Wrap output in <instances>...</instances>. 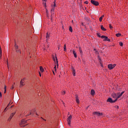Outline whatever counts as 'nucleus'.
<instances>
[{
  "mask_svg": "<svg viewBox=\"0 0 128 128\" xmlns=\"http://www.w3.org/2000/svg\"><path fill=\"white\" fill-rule=\"evenodd\" d=\"M54 8H56V0L54 1V4L53 6H52V8L50 10V20L51 22H52V18H54Z\"/></svg>",
  "mask_w": 128,
  "mask_h": 128,
  "instance_id": "obj_1",
  "label": "nucleus"
},
{
  "mask_svg": "<svg viewBox=\"0 0 128 128\" xmlns=\"http://www.w3.org/2000/svg\"><path fill=\"white\" fill-rule=\"evenodd\" d=\"M53 60L55 64V66L54 67V72H56V66L58 67V57L56 56H53Z\"/></svg>",
  "mask_w": 128,
  "mask_h": 128,
  "instance_id": "obj_2",
  "label": "nucleus"
},
{
  "mask_svg": "<svg viewBox=\"0 0 128 128\" xmlns=\"http://www.w3.org/2000/svg\"><path fill=\"white\" fill-rule=\"evenodd\" d=\"M116 66V64H109L108 66V68L109 70H112L113 68H114Z\"/></svg>",
  "mask_w": 128,
  "mask_h": 128,
  "instance_id": "obj_3",
  "label": "nucleus"
},
{
  "mask_svg": "<svg viewBox=\"0 0 128 128\" xmlns=\"http://www.w3.org/2000/svg\"><path fill=\"white\" fill-rule=\"evenodd\" d=\"M24 80H26V78H23L21 80L20 85V88H22L26 84H24Z\"/></svg>",
  "mask_w": 128,
  "mask_h": 128,
  "instance_id": "obj_4",
  "label": "nucleus"
},
{
  "mask_svg": "<svg viewBox=\"0 0 128 128\" xmlns=\"http://www.w3.org/2000/svg\"><path fill=\"white\" fill-rule=\"evenodd\" d=\"M26 124V120H22L20 123V125L22 127L26 126V125L24 124Z\"/></svg>",
  "mask_w": 128,
  "mask_h": 128,
  "instance_id": "obj_5",
  "label": "nucleus"
},
{
  "mask_svg": "<svg viewBox=\"0 0 128 128\" xmlns=\"http://www.w3.org/2000/svg\"><path fill=\"white\" fill-rule=\"evenodd\" d=\"M91 4L94 6H96L100 5V3L98 1H96L94 0H90Z\"/></svg>",
  "mask_w": 128,
  "mask_h": 128,
  "instance_id": "obj_6",
  "label": "nucleus"
},
{
  "mask_svg": "<svg viewBox=\"0 0 128 128\" xmlns=\"http://www.w3.org/2000/svg\"><path fill=\"white\" fill-rule=\"evenodd\" d=\"M101 38H104V42H106V41H107V42H110V38H108V36H101Z\"/></svg>",
  "mask_w": 128,
  "mask_h": 128,
  "instance_id": "obj_7",
  "label": "nucleus"
},
{
  "mask_svg": "<svg viewBox=\"0 0 128 128\" xmlns=\"http://www.w3.org/2000/svg\"><path fill=\"white\" fill-rule=\"evenodd\" d=\"M72 118V115H70V116H69L68 118H67V122L68 123V126H70V122H71V120Z\"/></svg>",
  "mask_w": 128,
  "mask_h": 128,
  "instance_id": "obj_8",
  "label": "nucleus"
},
{
  "mask_svg": "<svg viewBox=\"0 0 128 128\" xmlns=\"http://www.w3.org/2000/svg\"><path fill=\"white\" fill-rule=\"evenodd\" d=\"M117 99H116L114 100H112V98H108L107 100L108 102H110L111 104H112V102H116Z\"/></svg>",
  "mask_w": 128,
  "mask_h": 128,
  "instance_id": "obj_9",
  "label": "nucleus"
},
{
  "mask_svg": "<svg viewBox=\"0 0 128 128\" xmlns=\"http://www.w3.org/2000/svg\"><path fill=\"white\" fill-rule=\"evenodd\" d=\"M124 94V92H122L121 93H118L117 94H118V96H117V98H116V100H118V98H120V96H122V94Z\"/></svg>",
  "mask_w": 128,
  "mask_h": 128,
  "instance_id": "obj_10",
  "label": "nucleus"
},
{
  "mask_svg": "<svg viewBox=\"0 0 128 128\" xmlns=\"http://www.w3.org/2000/svg\"><path fill=\"white\" fill-rule=\"evenodd\" d=\"M94 116H102V113L100 112H93Z\"/></svg>",
  "mask_w": 128,
  "mask_h": 128,
  "instance_id": "obj_11",
  "label": "nucleus"
},
{
  "mask_svg": "<svg viewBox=\"0 0 128 128\" xmlns=\"http://www.w3.org/2000/svg\"><path fill=\"white\" fill-rule=\"evenodd\" d=\"M14 114H16V112L11 114L10 116L8 119V122H10V120L12 118H14Z\"/></svg>",
  "mask_w": 128,
  "mask_h": 128,
  "instance_id": "obj_12",
  "label": "nucleus"
},
{
  "mask_svg": "<svg viewBox=\"0 0 128 128\" xmlns=\"http://www.w3.org/2000/svg\"><path fill=\"white\" fill-rule=\"evenodd\" d=\"M112 98H116H116H118V95L116 93H112Z\"/></svg>",
  "mask_w": 128,
  "mask_h": 128,
  "instance_id": "obj_13",
  "label": "nucleus"
},
{
  "mask_svg": "<svg viewBox=\"0 0 128 128\" xmlns=\"http://www.w3.org/2000/svg\"><path fill=\"white\" fill-rule=\"evenodd\" d=\"M75 96H76V102H77V104H80V100H78V94H76Z\"/></svg>",
  "mask_w": 128,
  "mask_h": 128,
  "instance_id": "obj_14",
  "label": "nucleus"
},
{
  "mask_svg": "<svg viewBox=\"0 0 128 128\" xmlns=\"http://www.w3.org/2000/svg\"><path fill=\"white\" fill-rule=\"evenodd\" d=\"M72 54L74 56V57L76 58H78V56H76V51H74V50H72Z\"/></svg>",
  "mask_w": 128,
  "mask_h": 128,
  "instance_id": "obj_15",
  "label": "nucleus"
},
{
  "mask_svg": "<svg viewBox=\"0 0 128 128\" xmlns=\"http://www.w3.org/2000/svg\"><path fill=\"white\" fill-rule=\"evenodd\" d=\"M100 28L102 30H103L104 32H106V29L105 28H104V26L102 25L101 26Z\"/></svg>",
  "mask_w": 128,
  "mask_h": 128,
  "instance_id": "obj_16",
  "label": "nucleus"
},
{
  "mask_svg": "<svg viewBox=\"0 0 128 128\" xmlns=\"http://www.w3.org/2000/svg\"><path fill=\"white\" fill-rule=\"evenodd\" d=\"M16 52H17V54H22V52L20 51V49H16Z\"/></svg>",
  "mask_w": 128,
  "mask_h": 128,
  "instance_id": "obj_17",
  "label": "nucleus"
},
{
  "mask_svg": "<svg viewBox=\"0 0 128 128\" xmlns=\"http://www.w3.org/2000/svg\"><path fill=\"white\" fill-rule=\"evenodd\" d=\"M94 94H96V92L94 90H91V94H92V96H94Z\"/></svg>",
  "mask_w": 128,
  "mask_h": 128,
  "instance_id": "obj_18",
  "label": "nucleus"
},
{
  "mask_svg": "<svg viewBox=\"0 0 128 128\" xmlns=\"http://www.w3.org/2000/svg\"><path fill=\"white\" fill-rule=\"evenodd\" d=\"M40 70L41 72H44V70L42 66H40Z\"/></svg>",
  "mask_w": 128,
  "mask_h": 128,
  "instance_id": "obj_19",
  "label": "nucleus"
},
{
  "mask_svg": "<svg viewBox=\"0 0 128 128\" xmlns=\"http://www.w3.org/2000/svg\"><path fill=\"white\" fill-rule=\"evenodd\" d=\"M72 74L74 76H76V70L72 68Z\"/></svg>",
  "mask_w": 128,
  "mask_h": 128,
  "instance_id": "obj_20",
  "label": "nucleus"
},
{
  "mask_svg": "<svg viewBox=\"0 0 128 128\" xmlns=\"http://www.w3.org/2000/svg\"><path fill=\"white\" fill-rule=\"evenodd\" d=\"M104 16L103 15L101 17H100V18H99V21L100 22H102V18H104Z\"/></svg>",
  "mask_w": 128,
  "mask_h": 128,
  "instance_id": "obj_21",
  "label": "nucleus"
},
{
  "mask_svg": "<svg viewBox=\"0 0 128 128\" xmlns=\"http://www.w3.org/2000/svg\"><path fill=\"white\" fill-rule=\"evenodd\" d=\"M79 52L80 54H82V48L79 47Z\"/></svg>",
  "mask_w": 128,
  "mask_h": 128,
  "instance_id": "obj_22",
  "label": "nucleus"
},
{
  "mask_svg": "<svg viewBox=\"0 0 128 128\" xmlns=\"http://www.w3.org/2000/svg\"><path fill=\"white\" fill-rule=\"evenodd\" d=\"M116 36H117V38H120V36H122V34L120 33H118V34H116Z\"/></svg>",
  "mask_w": 128,
  "mask_h": 128,
  "instance_id": "obj_23",
  "label": "nucleus"
},
{
  "mask_svg": "<svg viewBox=\"0 0 128 128\" xmlns=\"http://www.w3.org/2000/svg\"><path fill=\"white\" fill-rule=\"evenodd\" d=\"M69 30L70 32H72V26H70L69 28Z\"/></svg>",
  "mask_w": 128,
  "mask_h": 128,
  "instance_id": "obj_24",
  "label": "nucleus"
},
{
  "mask_svg": "<svg viewBox=\"0 0 128 128\" xmlns=\"http://www.w3.org/2000/svg\"><path fill=\"white\" fill-rule=\"evenodd\" d=\"M64 52H66V44H64Z\"/></svg>",
  "mask_w": 128,
  "mask_h": 128,
  "instance_id": "obj_25",
  "label": "nucleus"
},
{
  "mask_svg": "<svg viewBox=\"0 0 128 128\" xmlns=\"http://www.w3.org/2000/svg\"><path fill=\"white\" fill-rule=\"evenodd\" d=\"M4 94H6V85H4Z\"/></svg>",
  "mask_w": 128,
  "mask_h": 128,
  "instance_id": "obj_26",
  "label": "nucleus"
},
{
  "mask_svg": "<svg viewBox=\"0 0 128 128\" xmlns=\"http://www.w3.org/2000/svg\"><path fill=\"white\" fill-rule=\"evenodd\" d=\"M14 46H15L16 50L18 49V46L16 45V42H15Z\"/></svg>",
  "mask_w": 128,
  "mask_h": 128,
  "instance_id": "obj_27",
  "label": "nucleus"
},
{
  "mask_svg": "<svg viewBox=\"0 0 128 128\" xmlns=\"http://www.w3.org/2000/svg\"><path fill=\"white\" fill-rule=\"evenodd\" d=\"M94 52H95L96 54H98V50H96V49L94 48Z\"/></svg>",
  "mask_w": 128,
  "mask_h": 128,
  "instance_id": "obj_28",
  "label": "nucleus"
},
{
  "mask_svg": "<svg viewBox=\"0 0 128 128\" xmlns=\"http://www.w3.org/2000/svg\"><path fill=\"white\" fill-rule=\"evenodd\" d=\"M96 35L98 36V38H102L100 36V33H97Z\"/></svg>",
  "mask_w": 128,
  "mask_h": 128,
  "instance_id": "obj_29",
  "label": "nucleus"
},
{
  "mask_svg": "<svg viewBox=\"0 0 128 128\" xmlns=\"http://www.w3.org/2000/svg\"><path fill=\"white\" fill-rule=\"evenodd\" d=\"M119 44H120V46H124V44L122 42H120Z\"/></svg>",
  "mask_w": 128,
  "mask_h": 128,
  "instance_id": "obj_30",
  "label": "nucleus"
},
{
  "mask_svg": "<svg viewBox=\"0 0 128 128\" xmlns=\"http://www.w3.org/2000/svg\"><path fill=\"white\" fill-rule=\"evenodd\" d=\"M49 38H50V36H48V33H47L46 36V38L48 40Z\"/></svg>",
  "mask_w": 128,
  "mask_h": 128,
  "instance_id": "obj_31",
  "label": "nucleus"
},
{
  "mask_svg": "<svg viewBox=\"0 0 128 128\" xmlns=\"http://www.w3.org/2000/svg\"><path fill=\"white\" fill-rule=\"evenodd\" d=\"M84 4H88V1H86Z\"/></svg>",
  "mask_w": 128,
  "mask_h": 128,
  "instance_id": "obj_32",
  "label": "nucleus"
},
{
  "mask_svg": "<svg viewBox=\"0 0 128 128\" xmlns=\"http://www.w3.org/2000/svg\"><path fill=\"white\" fill-rule=\"evenodd\" d=\"M0 58H2V50H0Z\"/></svg>",
  "mask_w": 128,
  "mask_h": 128,
  "instance_id": "obj_33",
  "label": "nucleus"
},
{
  "mask_svg": "<svg viewBox=\"0 0 128 128\" xmlns=\"http://www.w3.org/2000/svg\"><path fill=\"white\" fill-rule=\"evenodd\" d=\"M110 30H112V26L111 24H110Z\"/></svg>",
  "mask_w": 128,
  "mask_h": 128,
  "instance_id": "obj_34",
  "label": "nucleus"
},
{
  "mask_svg": "<svg viewBox=\"0 0 128 128\" xmlns=\"http://www.w3.org/2000/svg\"><path fill=\"white\" fill-rule=\"evenodd\" d=\"M14 88V85H12L10 88V90H13Z\"/></svg>",
  "mask_w": 128,
  "mask_h": 128,
  "instance_id": "obj_35",
  "label": "nucleus"
},
{
  "mask_svg": "<svg viewBox=\"0 0 128 128\" xmlns=\"http://www.w3.org/2000/svg\"><path fill=\"white\" fill-rule=\"evenodd\" d=\"M2 92H0V98H2Z\"/></svg>",
  "mask_w": 128,
  "mask_h": 128,
  "instance_id": "obj_36",
  "label": "nucleus"
},
{
  "mask_svg": "<svg viewBox=\"0 0 128 128\" xmlns=\"http://www.w3.org/2000/svg\"><path fill=\"white\" fill-rule=\"evenodd\" d=\"M62 94H66V92H65V91H62Z\"/></svg>",
  "mask_w": 128,
  "mask_h": 128,
  "instance_id": "obj_37",
  "label": "nucleus"
},
{
  "mask_svg": "<svg viewBox=\"0 0 128 128\" xmlns=\"http://www.w3.org/2000/svg\"><path fill=\"white\" fill-rule=\"evenodd\" d=\"M43 4H44L45 8H46V2H43Z\"/></svg>",
  "mask_w": 128,
  "mask_h": 128,
  "instance_id": "obj_38",
  "label": "nucleus"
},
{
  "mask_svg": "<svg viewBox=\"0 0 128 128\" xmlns=\"http://www.w3.org/2000/svg\"><path fill=\"white\" fill-rule=\"evenodd\" d=\"M12 103H10H10L8 104L7 106H10V104H12Z\"/></svg>",
  "mask_w": 128,
  "mask_h": 128,
  "instance_id": "obj_39",
  "label": "nucleus"
},
{
  "mask_svg": "<svg viewBox=\"0 0 128 128\" xmlns=\"http://www.w3.org/2000/svg\"><path fill=\"white\" fill-rule=\"evenodd\" d=\"M7 108H8V106L4 110V112H6Z\"/></svg>",
  "mask_w": 128,
  "mask_h": 128,
  "instance_id": "obj_40",
  "label": "nucleus"
},
{
  "mask_svg": "<svg viewBox=\"0 0 128 128\" xmlns=\"http://www.w3.org/2000/svg\"><path fill=\"white\" fill-rule=\"evenodd\" d=\"M46 14H48V9H46Z\"/></svg>",
  "mask_w": 128,
  "mask_h": 128,
  "instance_id": "obj_41",
  "label": "nucleus"
},
{
  "mask_svg": "<svg viewBox=\"0 0 128 128\" xmlns=\"http://www.w3.org/2000/svg\"><path fill=\"white\" fill-rule=\"evenodd\" d=\"M46 16H47V18H50V16H48V14H46Z\"/></svg>",
  "mask_w": 128,
  "mask_h": 128,
  "instance_id": "obj_42",
  "label": "nucleus"
},
{
  "mask_svg": "<svg viewBox=\"0 0 128 128\" xmlns=\"http://www.w3.org/2000/svg\"><path fill=\"white\" fill-rule=\"evenodd\" d=\"M115 108H118V106H115Z\"/></svg>",
  "mask_w": 128,
  "mask_h": 128,
  "instance_id": "obj_43",
  "label": "nucleus"
},
{
  "mask_svg": "<svg viewBox=\"0 0 128 128\" xmlns=\"http://www.w3.org/2000/svg\"><path fill=\"white\" fill-rule=\"evenodd\" d=\"M39 74H40V76H42V74H40V72H39Z\"/></svg>",
  "mask_w": 128,
  "mask_h": 128,
  "instance_id": "obj_44",
  "label": "nucleus"
},
{
  "mask_svg": "<svg viewBox=\"0 0 128 128\" xmlns=\"http://www.w3.org/2000/svg\"><path fill=\"white\" fill-rule=\"evenodd\" d=\"M52 72H53V74H54H54H54V71H52Z\"/></svg>",
  "mask_w": 128,
  "mask_h": 128,
  "instance_id": "obj_45",
  "label": "nucleus"
},
{
  "mask_svg": "<svg viewBox=\"0 0 128 128\" xmlns=\"http://www.w3.org/2000/svg\"><path fill=\"white\" fill-rule=\"evenodd\" d=\"M60 46H58V50H60Z\"/></svg>",
  "mask_w": 128,
  "mask_h": 128,
  "instance_id": "obj_46",
  "label": "nucleus"
},
{
  "mask_svg": "<svg viewBox=\"0 0 128 128\" xmlns=\"http://www.w3.org/2000/svg\"><path fill=\"white\" fill-rule=\"evenodd\" d=\"M14 108V106H11L10 108Z\"/></svg>",
  "mask_w": 128,
  "mask_h": 128,
  "instance_id": "obj_47",
  "label": "nucleus"
},
{
  "mask_svg": "<svg viewBox=\"0 0 128 128\" xmlns=\"http://www.w3.org/2000/svg\"><path fill=\"white\" fill-rule=\"evenodd\" d=\"M41 118H42V120H46L44 119V118L41 117Z\"/></svg>",
  "mask_w": 128,
  "mask_h": 128,
  "instance_id": "obj_48",
  "label": "nucleus"
},
{
  "mask_svg": "<svg viewBox=\"0 0 128 128\" xmlns=\"http://www.w3.org/2000/svg\"><path fill=\"white\" fill-rule=\"evenodd\" d=\"M0 50H2V48H0Z\"/></svg>",
  "mask_w": 128,
  "mask_h": 128,
  "instance_id": "obj_49",
  "label": "nucleus"
},
{
  "mask_svg": "<svg viewBox=\"0 0 128 128\" xmlns=\"http://www.w3.org/2000/svg\"><path fill=\"white\" fill-rule=\"evenodd\" d=\"M82 26H84V23H82Z\"/></svg>",
  "mask_w": 128,
  "mask_h": 128,
  "instance_id": "obj_50",
  "label": "nucleus"
},
{
  "mask_svg": "<svg viewBox=\"0 0 128 128\" xmlns=\"http://www.w3.org/2000/svg\"><path fill=\"white\" fill-rule=\"evenodd\" d=\"M72 22H74V20H72Z\"/></svg>",
  "mask_w": 128,
  "mask_h": 128,
  "instance_id": "obj_51",
  "label": "nucleus"
},
{
  "mask_svg": "<svg viewBox=\"0 0 128 128\" xmlns=\"http://www.w3.org/2000/svg\"><path fill=\"white\" fill-rule=\"evenodd\" d=\"M16 83H14V84H15Z\"/></svg>",
  "mask_w": 128,
  "mask_h": 128,
  "instance_id": "obj_52",
  "label": "nucleus"
},
{
  "mask_svg": "<svg viewBox=\"0 0 128 128\" xmlns=\"http://www.w3.org/2000/svg\"><path fill=\"white\" fill-rule=\"evenodd\" d=\"M36 114L38 116V114L36 113Z\"/></svg>",
  "mask_w": 128,
  "mask_h": 128,
  "instance_id": "obj_53",
  "label": "nucleus"
},
{
  "mask_svg": "<svg viewBox=\"0 0 128 128\" xmlns=\"http://www.w3.org/2000/svg\"><path fill=\"white\" fill-rule=\"evenodd\" d=\"M44 0V2H46V0Z\"/></svg>",
  "mask_w": 128,
  "mask_h": 128,
  "instance_id": "obj_54",
  "label": "nucleus"
},
{
  "mask_svg": "<svg viewBox=\"0 0 128 128\" xmlns=\"http://www.w3.org/2000/svg\"><path fill=\"white\" fill-rule=\"evenodd\" d=\"M70 52H72V50H70Z\"/></svg>",
  "mask_w": 128,
  "mask_h": 128,
  "instance_id": "obj_55",
  "label": "nucleus"
}]
</instances>
